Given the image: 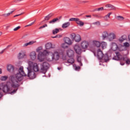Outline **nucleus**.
Masks as SVG:
<instances>
[{
    "label": "nucleus",
    "mask_w": 130,
    "mask_h": 130,
    "mask_svg": "<svg viewBox=\"0 0 130 130\" xmlns=\"http://www.w3.org/2000/svg\"><path fill=\"white\" fill-rule=\"evenodd\" d=\"M27 74L24 72V68L20 67L18 70V73L16 74L15 77L11 76L10 84L11 86L2 83L0 84V90H2L4 93L8 94H15L18 91V87H20L19 82L23 80V77H26Z\"/></svg>",
    "instance_id": "obj_1"
},
{
    "label": "nucleus",
    "mask_w": 130,
    "mask_h": 130,
    "mask_svg": "<svg viewBox=\"0 0 130 130\" xmlns=\"http://www.w3.org/2000/svg\"><path fill=\"white\" fill-rule=\"evenodd\" d=\"M28 67L27 68V70H31L34 72H39V67L37 63L33 62L31 61L28 62Z\"/></svg>",
    "instance_id": "obj_2"
},
{
    "label": "nucleus",
    "mask_w": 130,
    "mask_h": 130,
    "mask_svg": "<svg viewBox=\"0 0 130 130\" xmlns=\"http://www.w3.org/2000/svg\"><path fill=\"white\" fill-rule=\"evenodd\" d=\"M101 46V43L98 41H93L92 45L90 46V49L92 52H93L94 55L96 56V53L95 52V50H96V48L95 47H97L98 48Z\"/></svg>",
    "instance_id": "obj_3"
},
{
    "label": "nucleus",
    "mask_w": 130,
    "mask_h": 130,
    "mask_svg": "<svg viewBox=\"0 0 130 130\" xmlns=\"http://www.w3.org/2000/svg\"><path fill=\"white\" fill-rule=\"evenodd\" d=\"M49 53H50V52L47 51L46 50H44L43 52H39L38 55V59L40 61H44L45 56H46L47 54H49Z\"/></svg>",
    "instance_id": "obj_4"
},
{
    "label": "nucleus",
    "mask_w": 130,
    "mask_h": 130,
    "mask_svg": "<svg viewBox=\"0 0 130 130\" xmlns=\"http://www.w3.org/2000/svg\"><path fill=\"white\" fill-rule=\"evenodd\" d=\"M115 54L116 55L113 57V59H114L115 60H120V61H122L123 58H124L125 56L118 51H115Z\"/></svg>",
    "instance_id": "obj_5"
},
{
    "label": "nucleus",
    "mask_w": 130,
    "mask_h": 130,
    "mask_svg": "<svg viewBox=\"0 0 130 130\" xmlns=\"http://www.w3.org/2000/svg\"><path fill=\"white\" fill-rule=\"evenodd\" d=\"M52 55L51 59L49 60V61H57L60 58V56L59 55V53L55 51L53 53H51Z\"/></svg>",
    "instance_id": "obj_6"
},
{
    "label": "nucleus",
    "mask_w": 130,
    "mask_h": 130,
    "mask_svg": "<svg viewBox=\"0 0 130 130\" xmlns=\"http://www.w3.org/2000/svg\"><path fill=\"white\" fill-rule=\"evenodd\" d=\"M49 68V64L47 62H44L41 64V73L46 74Z\"/></svg>",
    "instance_id": "obj_7"
},
{
    "label": "nucleus",
    "mask_w": 130,
    "mask_h": 130,
    "mask_svg": "<svg viewBox=\"0 0 130 130\" xmlns=\"http://www.w3.org/2000/svg\"><path fill=\"white\" fill-rule=\"evenodd\" d=\"M71 36L72 39H73V40H75L76 42H80V41L82 40L81 36L79 34L76 35L75 34H72Z\"/></svg>",
    "instance_id": "obj_8"
},
{
    "label": "nucleus",
    "mask_w": 130,
    "mask_h": 130,
    "mask_svg": "<svg viewBox=\"0 0 130 130\" xmlns=\"http://www.w3.org/2000/svg\"><path fill=\"white\" fill-rule=\"evenodd\" d=\"M130 64V58L125 56L123 58V60L120 62L121 66H124V64Z\"/></svg>",
    "instance_id": "obj_9"
},
{
    "label": "nucleus",
    "mask_w": 130,
    "mask_h": 130,
    "mask_svg": "<svg viewBox=\"0 0 130 130\" xmlns=\"http://www.w3.org/2000/svg\"><path fill=\"white\" fill-rule=\"evenodd\" d=\"M27 77H28L29 79H35L36 78V74H35V72H34V71L31 70H27Z\"/></svg>",
    "instance_id": "obj_10"
},
{
    "label": "nucleus",
    "mask_w": 130,
    "mask_h": 130,
    "mask_svg": "<svg viewBox=\"0 0 130 130\" xmlns=\"http://www.w3.org/2000/svg\"><path fill=\"white\" fill-rule=\"evenodd\" d=\"M80 46L82 49H86L89 46V42L87 41H83L80 44Z\"/></svg>",
    "instance_id": "obj_11"
},
{
    "label": "nucleus",
    "mask_w": 130,
    "mask_h": 130,
    "mask_svg": "<svg viewBox=\"0 0 130 130\" xmlns=\"http://www.w3.org/2000/svg\"><path fill=\"white\" fill-rule=\"evenodd\" d=\"M111 49L113 51H121V50L118 47V46H117V44L115 43H112L111 44Z\"/></svg>",
    "instance_id": "obj_12"
},
{
    "label": "nucleus",
    "mask_w": 130,
    "mask_h": 130,
    "mask_svg": "<svg viewBox=\"0 0 130 130\" xmlns=\"http://www.w3.org/2000/svg\"><path fill=\"white\" fill-rule=\"evenodd\" d=\"M74 48L77 54H81L82 53V49H81V47L79 45H75Z\"/></svg>",
    "instance_id": "obj_13"
},
{
    "label": "nucleus",
    "mask_w": 130,
    "mask_h": 130,
    "mask_svg": "<svg viewBox=\"0 0 130 130\" xmlns=\"http://www.w3.org/2000/svg\"><path fill=\"white\" fill-rule=\"evenodd\" d=\"M108 39H109V41H113L114 39H116V35L114 32H110L109 33Z\"/></svg>",
    "instance_id": "obj_14"
},
{
    "label": "nucleus",
    "mask_w": 130,
    "mask_h": 130,
    "mask_svg": "<svg viewBox=\"0 0 130 130\" xmlns=\"http://www.w3.org/2000/svg\"><path fill=\"white\" fill-rule=\"evenodd\" d=\"M103 55H104V54L102 51H101V49H99L97 50V52H96V56L99 59H102V58H103Z\"/></svg>",
    "instance_id": "obj_15"
},
{
    "label": "nucleus",
    "mask_w": 130,
    "mask_h": 130,
    "mask_svg": "<svg viewBox=\"0 0 130 130\" xmlns=\"http://www.w3.org/2000/svg\"><path fill=\"white\" fill-rule=\"evenodd\" d=\"M46 49H50L51 48H55V45H52L51 43H47L45 45Z\"/></svg>",
    "instance_id": "obj_16"
},
{
    "label": "nucleus",
    "mask_w": 130,
    "mask_h": 130,
    "mask_svg": "<svg viewBox=\"0 0 130 130\" xmlns=\"http://www.w3.org/2000/svg\"><path fill=\"white\" fill-rule=\"evenodd\" d=\"M36 52L35 51H32L29 54L30 58L31 60H35L36 59Z\"/></svg>",
    "instance_id": "obj_17"
},
{
    "label": "nucleus",
    "mask_w": 130,
    "mask_h": 130,
    "mask_svg": "<svg viewBox=\"0 0 130 130\" xmlns=\"http://www.w3.org/2000/svg\"><path fill=\"white\" fill-rule=\"evenodd\" d=\"M109 33L106 31H104L102 33V38L103 40H105L106 39L108 38Z\"/></svg>",
    "instance_id": "obj_18"
},
{
    "label": "nucleus",
    "mask_w": 130,
    "mask_h": 130,
    "mask_svg": "<svg viewBox=\"0 0 130 130\" xmlns=\"http://www.w3.org/2000/svg\"><path fill=\"white\" fill-rule=\"evenodd\" d=\"M66 53L69 57H73L74 56V51L71 49H68L66 51Z\"/></svg>",
    "instance_id": "obj_19"
},
{
    "label": "nucleus",
    "mask_w": 130,
    "mask_h": 130,
    "mask_svg": "<svg viewBox=\"0 0 130 130\" xmlns=\"http://www.w3.org/2000/svg\"><path fill=\"white\" fill-rule=\"evenodd\" d=\"M64 42L65 43H67L68 45H72L73 44V42H72V40L70 39L69 38L66 37L63 39Z\"/></svg>",
    "instance_id": "obj_20"
},
{
    "label": "nucleus",
    "mask_w": 130,
    "mask_h": 130,
    "mask_svg": "<svg viewBox=\"0 0 130 130\" xmlns=\"http://www.w3.org/2000/svg\"><path fill=\"white\" fill-rule=\"evenodd\" d=\"M70 26H71V23L70 22H67L64 23L62 25L61 27H62V29H67V28H69V27H70Z\"/></svg>",
    "instance_id": "obj_21"
},
{
    "label": "nucleus",
    "mask_w": 130,
    "mask_h": 130,
    "mask_svg": "<svg viewBox=\"0 0 130 130\" xmlns=\"http://www.w3.org/2000/svg\"><path fill=\"white\" fill-rule=\"evenodd\" d=\"M60 55L63 60H66L67 59V52L66 51H63L60 53Z\"/></svg>",
    "instance_id": "obj_22"
},
{
    "label": "nucleus",
    "mask_w": 130,
    "mask_h": 130,
    "mask_svg": "<svg viewBox=\"0 0 130 130\" xmlns=\"http://www.w3.org/2000/svg\"><path fill=\"white\" fill-rule=\"evenodd\" d=\"M76 23L80 27H83V26H84V22L81 21V20L79 18H77V19H76Z\"/></svg>",
    "instance_id": "obj_23"
},
{
    "label": "nucleus",
    "mask_w": 130,
    "mask_h": 130,
    "mask_svg": "<svg viewBox=\"0 0 130 130\" xmlns=\"http://www.w3.org/2000/svg\"><path fill=\"white\" fill-rule=\"evenodd\" d=\"M105 7H106V8H109L110 10H111L115 11V10H116V8H115V7H114L113 5H112L110 4L106 5L105 6Z\"/></svg>",
    "instance_id": "obj_24"
},
{
    "label": "nucleus",
    "mask_w": 130,
    "mask_h": 130,
    "mask_svg": "<svg viewBox=\"0 0 130 130\" xmlns=\"http://www.w3.org/2000/svg\"><path fill=\"white\" fill-rule=\"evenodd\" d=\"M14 67L12 64H9L7 66V70L8 72H13L14 71Z\"/></svg>",
    "instance_id": "obj_25"
},
{
    "label": "nucleus",
    "mask_w": 130,
    "mask_h": 130,
    "mask_svg": "<svg viewBox=\"0 0 130 130\" xmlns=\"http://www.w3.org/2000/svg\"><path fill=\"white\" fill-rule=\"evenodd\" d=\"M54 15V14L53 13H50L49 15L45 17V21H48V20H49V19H50L51 17H52V16H53Z\"/></svg>",
    "instance_id": "obj_26"
},
{
    "label": "nucleus",
    "mask_w": 130,
    "mask_h": 130,
    "mask_svg": "<svg viewBox=\"0 0 130 130\" xmlns=\"http://www.w3.org/2000/svg\"><path fill=\"white\" fill-rule=\"evenodd\" d=\"M26 56V53L22 52V53H19L18 57L19 59H22V58H24Z\"/></svg>",
    "instance_id": "obj_27"
},
{
    "label": "nucleus",
    "mask_w": 130,
    "mask_h": 130,
    "mask_svg": "<svg viewBox=\"0 0 130 130\" xmlns=\"http://www.w3.org/2000/svg\"><path fill=\"white\" fill-rule=\"evenodd\" d=\"M77 59L80 67H82L83 66V63H82V57H81V56H77Z\"/></svg>",
    "instance_id": "obj_28"
},
{
    "label": "nucleus",
    "mask_w": 130,
    "mask_h": 130,
    "mask_svg": "<svg viewBox=\"0 0 130 130\" xmlns=\"http://www.w3.org/2000/svg\"><path fill=\"white\" fill-rule=\"evenodd\" d=\"M35 42H36L34 41L29 42L28 43H25L23 45V46H24V47H26V46H28V45H32V44H34V43H35Z\"/></svg>",
    "instance_id": "obj_29"
},
{
    "label": "nucleus",
    "mask_w": 130,
    "mask_h": 130,
    "mask_svg": "<svg viewBox=\"0 0 130 130\" xmlns=\"http://www.w3.org/2000/svg\"><path fill=\"white\" fill-rule=\"evenodd\" d=\"M101 45L102 46V49H105L107 46V43L105 42H102L101 43Z\"/></svg>",
    "instance_id": "obj_30"
},
{
    "label": "nucleus",
    "mask_w": 130,
    "mask_h": 130,
    "mask_svg": "<svg viewBox=\"0 0 130 130\" xmlns=\"http://www.w3.org/2000/svg\"><path fill=\"white\" fill-rule=\"evenodd\" d=\"M125 39H126V36L124 35V36H122L121 38H120L119 39V41L120 43L123 42V41H124V40H125Z\"/></svg>",
    "instance_id": "obj_31"
},
{
    "label": "nucleus",
    "mask_w": 130,
    "mask_h": 130,
    "mask_svg": "<svg viewBox=\"0 0 130 130\" xmlns=\"http://www.w3.org/2000/svg\"><path fill=\"white\" fill-rule=\"evenodd\" d=\"M67 62L70 64H73L75 62V59L74 58H71L68 60Z\"/></svg>",
    "instance_id": "obj_32"
},
{
    "label": "nucleus",
    "mask_w": 130,
    "mask_h": 130,
    "mask_svg": "<svg viewBox=\"0 0 130 130\" xmlns=\"http://www.w3.org/2000/svg\"><path fill=\"white\" fill-rule=\"evenodd\" d=\"M58 21V19L57 18H54L51 21L49 22V24H54L55 23H56Z\"/></svg>",
    "instance_id": "obj_33"
},
{
    "label": "nucleus",
    "mask_w": 130,
    "mask_h": 130,
    "mask_svg": "<svg viewBox=\"0 0 130 130\" xmlns=\"http://www.w3.org/2000/svg\"><path fill=\"white\" fill-rule=\"evenodd\" d=\"M73 68L75 71H80L81 70V67L80 66H77L76 64H73Z\"/></svg>",
    "instance_id": "obj_34"
},
{
    "label": "nucleus",
    "mask_w": 130,
    "mask_h": 130,
    "mask_svg": "<svg viewBox=\"0 0 130 130\" xmlns=\"http://www.w3.org/2000/svg\"><path fill=\"white\" fill-rule=\"evenodd\" d=\"M102 59H104V60H105V61H107L108 60H109V58L108 57V55H107V54H106L105 55H103Z\"/></svg>",
    "instance_id": "obj_35"
},
{
    "label": "nucleus",
    "mask_w": 130,
    "mask_h": 130,
    "mask_svg": "<svg viewBox=\"0 0 130 130\" xmlns=\"http://www.w3.org/2000/svg\"><path fill=\"white\" fill-rule=\"evenodd\" d=\"M116 20L118 21H123L124 18L121 16H118L116 17Z\"/></svg>",
    "instance_id": "obj_36"
},
{
    "label": "nucleus",
    "mask_w": 130,
    "mask_h": 130,
    "mask_svg": "<svg viewBox=\"0 0 130 130\" xmlns=\"http://www.w3.org/2000/svg\"><path fill=\"white\" fill-rule=\"evenodd\" d=\"M8 77L7 76H2L0 78L1 81H7L8 80Z\"/></svg>",
    "instance_id": "obj_37"
},
{
    "label": "nucleus",
    "mask_w": 130,
    "mask_h": 130,
    "mask_svg": "<svg viewBox=\"0 0 130 130\" xmlns=\"http://www.w3.org/2000/svg\"><path fill=\"white\" fill-rule=\"evenodd\" d=\"M68 45H69L67 43H64L62 44L61 47L62 48H68Z\"/></svg>",
    "instance_id": "obj_38"
},
{
    "label": "nucleus",
    "mask_w": 130,
    "mask_h": 130,
    "mask_svg": "<svg viewBox=\"0 0 130 130\" xmlns=\"http://www.w3.org/2000/svg\"><path fill=\"white\" fill-rule=\"evenodd\" d=\"M58 32H59V29L56 28L55 29L53 30V34L55 35V34H57V33H58Z\"/></svg>",
    "instance_id": "obj_39"
},
{
    "label": "nucleus",
    "mask_w": 130,
    "mask_h": 130,
    "mask_svg": "<svg viewBox=\"0 0 130 130\" xmlns=\"http://www.w3.org/2000/svg\"><path fill=\"white\" fill-rule=\"evenodd\" d=\"M111 12L109 13L107 15H106L104 17L105 20H106V21H107L108 19H107V17L108 18H110V15H111Z\"/></svg>",
    "instance_id": "obj_40"
},
{
    "label": "nucleus",
    "mask_w": 130,
    "mask_h": 130,
    "mask_svg": "<svg viewBox=\"0 0 130 130\" xmlns=\"http://www.w3.org/2000/svg\"><path fill=\"white\" fill-rule=\"evenodd\" d=\"M103 10H104V8L103 7H101V8L94 9L93 10V12H96V11H103Z\"/></svg>",
    "instance_id": "obj_41"
},
{
    "label": "nucleus",
    "mask_w": 130,
    "mask_h": 130,
    "mask_svg": "<svg viewBox=\"0 0 130 130\" xmlns=\"http://www.w3.org/2000/svg\"><path fill=\"white\" fill-rule=\"evenodd\" d=\"M123 45L125 47H129V44L127 42L124 43Z\"/></svg>",
    "instance_id": "obj_42"
},
{
    "label": "nucleus",
    "mask_w": 130,
    "mask_h": 130,
    "mask_svg": "<svg viewBox=\"0 0 130 130\" xmlns=\"http://www.w3.org/2000/svg\"><path fill=\"white\" fill-rule=\"evenodd\" d=\"M92 25H96V26L100 25V21H96L95 22L92 23Z\"/></svg>",
    "instance_id": "obj_43"
},
{
    "label": "nucleus",
    "mask_w": 130,
    "mask_h": 130,
    "mask_svg": "<svg viewBox=\"0 0 130 130\" xmlns=\"http://www.w3.org/2000/svg\"><path fill=\"white\" fill-rule=\"evenodd\" d=\"M77 19H78V18H71L69 19V21H75V22H76Z\"/></svg>",
    "instance_id": "obj_44"
},
{
    "label": "nucleus",
    "mask_w": 130,
    "mask_h": 130,
    "mask_svg": "<svg viewBox=\"0 0 130 130\" xmlns=\"http://www.w3.org/2000/svg\"><path fill=\"white\" fill-rule=\"evenodd\" d=\"M11 12H10V13H8L7 14H3L2 16H3L4 17H9V16H10V15H11Z\"/></svg>",
    "instance_id": "obj_45"
},
{
    "label": "nucleus",
    "mask_w": 130,
    "mask_h": 130,
    "mask_svg": "<svg viewBox=\"0 0 130 130\" xmlns=\"http://www.w3.org/2000/svg\"><path fill=\"white\" fill-rule=\"evenodd\" d=\"M41 49H42V47H38V48L36 49L37 52H40V50H41Z\"/></svg>",
    "instance_id": "obj_46"
},
{
    "label": "nucleus",
    "mask_w": 130,
    "mask_h": 130,
    "mask_svg": "<svg viewBox=\"0 0 130 130\" xmlns=\"http://www.w3.org/2000/svg\"><path fill=\"white\" fill-rule=\"evenodd\" d=\"M45 27H47V25L46 24H45L44 25L41 26L39 27V29H42L43 28H45Z\"/></svg>",
    "instance_id": "obj_47"
},
{
    "label": "nucleus",
    "mask_w": 130,
    "mask_h": 130,
    "mask_svg": "<svg viewBox=\"0 0 130 130\" xmlns=\"http://www.w3.org/2000/svg\"><path fill=\"white\" fill-rule=\"evenodd\" d=\"M20 28H21V26H17L14 29V31H18V30H19V29H20Z\"/></svg>",
    "instance_id": "obj_48"
},
{
    "label": "nucleus",
    "mask_w": 130,
    "mask_h": 130,
    "mask_svg": "<svg viewBox=\"0 0 130 130\" xmlns=\"http://www.w3.org/2000/svg\"><path fill=\"white\" fill-rule=\"evenodd\" d=\"M5 50H6V49H3L1 52H0V54H3L4 52H5Z\"/></svg>",
    "instance_id": "obj_49"
},
{
    "label": "nucleus",
    "mask_w": 130,
    "mask_h": 130,
    "mask_svg": "<svg viewBox=\"0 0 130 130\" xmlns=\"http://www.w3.org/2000/svg\"><path fill=\"white\" fill-rule=\"evenodd\" d=\"M33 24H34V22H31L30 24H29L26 25V27H28V26H32V25H33Z\"/></svg>",
    "instance_id": "obj_50"
},
{
    "label": "nucleus",
    "mask_w": 130,
    "mask_h": 130,
    "mask_svg": "<svg viewBox=\"0 0 130 130\" xmlns=\"http://www.w3.org/2000/svg\"><path fill=\"white\" fill-rule=\"evenodd\" d=\"M93 16H94V17H95V18H101V17L99 16L98 15H93Z\"/></svg>",
    "instance_id": "obj_51"
},
{
    "label": "nucleus",
    "mask_w": 130,
    "mask_h": 130,
    "mask_svg": "<svg viewBox=\"0 0 130 130\" xmlns=\"http://www.w3.org/2000/svg\"><path fill=\"white\" fill-rule=\"evenodd\" d=\"M15 11H16V9H12V11L10 12V14H13V12H15Z\"/></svg>",
    "instance_id": "obj_52"
},
{
    "label": "nucleus",
    "mask_w": 130,
    "mask_h": 130,
    "mask_svg": "<svg viewBox=\"0 0 130 130\" xmlns=\"http://www.w3.org/2000/svg\"><path fill=\"white\" fill-rule=\"evenodd\" d=\"M60 37H61V36H60V35H57L56 36V38H60Z\"/></svg>",
    "instance_id": "obj_53"
},
{
    "label": "nucleus",
    "mask_w": 130,
    "mask_h": 130,
    "mask_svg": "<svg viewBox=\"0 0 130 130\" xmlns=\"http://www.w3.org/2000/svg\"><path fill=\"white\" fill-rule=\"evenodd\" d=\"M12 46V45H8L7 47H6V48H5V49L6 50V49H8V48H10V47H11Z\"/></svg>",
    "instance_id": "obj_54"
},
{
    "label": "nucleus",
    "mask_w": 130,
    "mask_h": 130,
    "mask_svg": "<svg viewBox=\"0 0 130 130\" xmlns=\"http://www.w3.org/2000/svg\"><path fill=\"white\" fill-rule=\"evenodd\" d=\"M21 15H22V13L18 15H16L14 16V18H16V17H19V16H21Z\"/></svg>",
    "instance_id": "obj_55"
},
{
    "label": "nucleus",
    "mask_w": 130,
    "mask_h": 130,
    "mask_svg": "<svg viewBox=\"0 0 130 130\" xmlns=\"http://www.w3.org/2000/svg\"><path fill=\"white\" fill-rule=\"evenodd\" d=\"M85 17L86 18H91L92 16L91 15H86Z\"/></svg>",
    "instance_id": "obj_56"
},
{
    "label": "nucleus",
    "mask_w": 130,
    "mask_h": 130,
    "mask_svg": "<svg viewBox=\"0 0 130 130\" xmlns=\"http://www.w3.org/2000/svg\"><path fill=\"white\" fill-rule=\"evenodd\" d=\"M22 1H24V0H16L15 1V3H18V2H22Z\"/></svg>",
    "instance_id": "obj_57"
},
{
    "label": "nucleus",
    "mask_w": 130,
    "mask_h": 130,
    "mask_svg": "<svg viewBox=\"0 0 130 130\" xmlns=\"http://www.w3.org/2000/svg\"><path fill=\"white\" fill-rule=\"evenodd\" d=\"M3 73V71L2 69H0V74H2Z\"/></svg>",
    "instance_id": "obj_58"
},
{
    "label": "nucleus",
    "mask_w": 130,
    "mask_h": 130,
    "mask_svg": "<svg viewBox=\"0 0 130 130\" xmlns=\"http://www.w3.org/2000/svg\"><path fill=\"white\" fill-rule=\"evenodd\" d=\"M3 97V94H2L1 93H0V98Z\"/></svg>",
    "instance_id": "obj_59"
},
{
    "label": "nucleus",
    "mask_w": 130,
    "mask_h": 130,
    "mask_svg": "<svg viewBox=\"0 0 130 130\" xmlns=\"http://www.w3.org/2000/svg\"><path fill=\"white\" fill-rule=\"evenodd\" d=\"M61 68L60 67H58V68H57V70H58L59 71L60 70H61Z\"/></svg>",
    "instance_id": "obj_60"
},
{
    "label": "nucleus",
    "mask_w": 130,
    "mask_h": 130,
    "mask_svg": "<svg viewBox=\"0 0 130 130\" xmlns=\"http://www.w3.org/2000/svg\"><path fill=\"white\" fill-rule=\"evenodd\" d=\"M82 3H88V1H83Z\"/></svg>",
    "instance_id": "obj_61"
},
{
    "label": "nucleus",
    "mask_w": 130,
    "mask_h": 130,
    "mask_svg": "<svg viewBox=\"0 0 130 130\" xmlns=\"http://www.w3.org/2000/svg\"><path fill=\"white\" fill-rule=\"evenodd\" d=\"M3 34V32L2 31H0V36Z\"/></svg>",
    "instance_id": "obj_62"
},
{
    "label": "nucleus",
    "mask_w": 130,
    "mask_h": 130,
    "mask_svg": "<svg viewBox=\"0 0 130 130\" xmlns=\"http://www.w3.org/2000/svg\"><path fill=\"white\" fill-rule=\"evenodd\" d=\"M52 38H56V36L55 37H52Z\"/></svg>",
    "instance_id": "obj_63"
},
{
    "label": "nucleus",
    "mask_w": 130,
    "mask_h": 130,
    "mask_svg": "<svg viewBox=\"0 0 130 130\" xmlns=\"http://www.w3.org/2000/svg\"><path fill=\"white\" fill-rule=\"evenodd\" d=\"M34 22V23H35V22H36V20H35Z\"/></svg>",
    "instance_id": "obj_64"
}]
</instances>
